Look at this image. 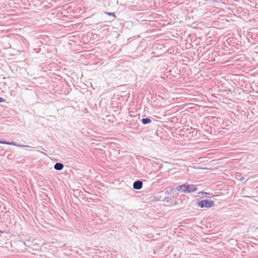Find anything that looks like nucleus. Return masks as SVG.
I'll return each mask as SVG.
<instances>
[{
  "label": "nucleus",
  "instance_id": "nucleus-2",
  "mask_svg": "<svg viewBox=\"0 0 258 258\" xmlns=\"http://www.w3.org/2000/svg\"><path fill=\"white\" fill-rule=\"evenodd\" d=\"M0 144L10 145L15 146H16V147H31L30 146H28V145H22L18 144L14 142H6V141H1L0 140Z\"/></svg>",
  "mask_w": 258,
  "mask_h": 258
},
{
  "label": "nucleus",
  "instance_id": "nucleus-3",
  "mask_svg": "<svg viewBox=\"0 0 258 258\" xmlns=\"http://www.w3.org/2000/svg\"><path fill=\"white\" fill-rule=\"evenodd\" d=\"M187 193H191L197 190V186L194 184H189L186 183Z\"/></svg>",
  "mask_w": 258,
  "mask_h": 258
},
{
  "label": "nucleus",
  "instance_id": "nucleus-8",
  "mask_svg": "<svg viewBox=\"0 0 258 258\" xmlns=\"http://www.w3.org/2000/svg\"><path fill=\"white\" fill-rule=\"evenodd\" d=\"M171 200V199L169 198V197H166L164 200V201H165V202L166 203H168L169 202V201H170Z\"/></svg>",
  "mask_w": 258,
  "mask_h": 258
},
{
  "label": "nucleus",
  "instance_id": "nucleus-12",
  "mask_svg": "<svg viewBox=\"0 0 258 258\" xmlns=\"http://www.w3.org/2000/svg\"><path fill=\"white\" fill-rule=\"evenodd\" d=\"M200 193H201L202 195H207V194H208V193H207V192H204V191H202V192H201Z\"/></svg>",
  "mask_w": 258,
  "mask_h": 258
},
{
  "label": "nucleus",
  "instance_id": "nucleus-10",
  "mask_svg": "<svg viewBox=\"0 0 258 258\" xmlns=\"http://www.w3.org/2000/svg\"><path fill=\"white\" fill-rule=\"evenodd\" d=\"M172 190V189H171L170 191H169V190H167L166 191V192H166V194H167L168 195H169V194H170V192H171Z\"/></svg>",
  "mask_w": 258,
  "mask_h": 258
},
{
  "label": "nucleus",
  "instance_id": "nucleus-6",
  "mask_svg": "<svg viewBox=\"0 0 258 258\" xmlns=\"http://www.w3.org/2000/svg\"><path fill=\"white\" fill-rule=\"evenodd\" d=\"M63 167L64 166L63 164L61 163H56L54 166V168L56 170L60 171L63 169Z\"/></svg>",
  "mask_w": 258,
  "mask_h": 258
},
{
  "label": "nucleus",
  "instance_id": "nucleus-5",
  "mask_svg": "<svg viewBox=\"0 0 258 258\" xmlns=\"http://www.w3.org/2000/svg\"><path fill=\"white\" fill-rule=\"evenodd\" d=\"M176 189L178 191H181L183 193H187L186 183L178 185L176 187Z\"/></svg>",
  "mask_w": 258,
  "mask_h": 258
},
{
  "label": "nucleus",
  "instance_id": "nucleus-4",
  "mask_svg": "<svg viewBox=\"0 0 258 258\" xmlns=\"http://www.w3.org/2000/svg\"><path fill=\"white\" fill-rule=\"evenodd\" d=\"M143 186V182L141 180H137L133 183V188L135 189H141Z\"/></svg>",
  "mask_w": 258,
  "mask_h": 258
},
{
  "label": "nucleus",
  "instance_id": "nucleus-1",
  "mask_svg": "<svg viewBox=\"0 0 258 258\" xmlns=\"http://www.w3.org/2000/svg\"><path fill=\"white\" fill-rule=\"evenodd\" d=\"M198 206L201 208H210L214 206V202L213 201L202 200L198 202Z\"/></svg>",
  "mask_w": 258,
  "mask_h": 258
},
{
  "label": "nucleus",
  "instance_id": "nucleus-11",
  "mask_svg": "<svg viewBox=\"0 0 258 258\" xmlns=\"http://www.w3.org/2000/svg\"><path fill=\"white\" fill-rule=\"evenodd\" d=\"M5 101V99L2 97H0V103L3 102Z\"/></svg>",
  "mask_w": 258,
  "mask_h": 258
},
{
  "label": "nucleus",
  "instance_id": "nucleus-9",
  "mask_svg": "<svg viewBox=\"0 0 258 258\" xmlns=\"http://www.w3.org/2000/svg\"><path fill=\"white\" fill-rule=\"evenodd\" d=\"M107 14L109 16H112L114 18L115 17V14L114 13H108Z\"/></svg>",
  "mask_w": 258,
  "mask_h": 258
},
{
  "label": "nucleus",
  "instance_id": "nucleus-7",
  "mask_svg": "<svg viewBox=\"0 0 258 258\" xmlns=\"http://www.w3.org/2000/svg\"><path fill=\"white\" fill-rule=\"evenodd\" d=\"M141 121L143 124H146L150 123L151 122V120L150 118H143L142 119Z\"/></svg>",
  "mask_w": 258,
  "mask_h": 258
}]
</instances>
